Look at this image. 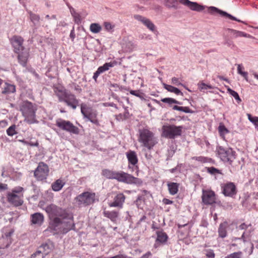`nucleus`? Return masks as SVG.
Masks as SVG:
<instances>
[{
  "label": "nucleus",
  "mask_w": 258,
  "mask_h": 258,
  "mask_svg": "<svg viewBox=\"0 0 258 258\" xmlns=\"http://www.w3.org/2000/svg\"><path fill=\"white\" fill-rule=\"evenodd\" d=\"M164 88L168 91L173 93L176 95H183L182 92H181L178 88L171 85L164 84Z\"/></svg>",
  "instance_id": "obj_31"
},
{
  "label": "nucleus",
  "mask_w": 258,
  "mask_h": 258,
  "mask_svg": "<svg viewBox=\"0 0 258 258\" xmlns=\"http://www.w3.org/2000/svg\"><path fill=\"white\" fill-rule=\"evenodd\" d=\"M173 109L181 111L182 106L174 105L173 106Z\"/></svg>",
  "instance_id": "obj_62"
},
{
  "label": "nucleus",
  "mask_w": 258,
  "mask_h": 258,
  "mask_svg": "<svg viewBox=\"0 0 258 258\" xmlns=\"http://www.w3.org/2000/svg\"><path fill=\"white\" fill-rule=\"evenodd\" d=\"M242 253L241 251L235 252L228 255L225 258H241Z\"/></svg>",
  "instance_id": "obj_42"
},
{
  "label": "nucleus",
  "mask_w": 258,
  "mask_h": 258,
  "mask_svg": "<svg viewBox=\"0 0 258 258\" xmlns=\"http://www.w3.org/2000/svg\"><path fill=\"white\" fill-rule=\"evenodd\" d=\"M207 171L211 174H221L219 170L214 167H208Z\"/></svg>",
  "instance_id": "obj_43"
},
{
  "label": "nucleus",
  "mask_w": 258,
  "mask_h": 258,
  "mask_svg": "<svg viewBox=\"0 0 258 258\" xmlns=\"http://www.w3.org/2000/svg\"><path fill=\"white\" fill-rule=\"evenodd\" d=\"M247 116L250 122L253 123L256 126H258V117L252 116L250 114H247Z\"/></svg>",
  "instance_id": "obj_41"
},
{
  "label": "nucleus",
  "mask_w": 258,
  "mask_h": 258,
  "mask_svg": "<svg viewBox=\"0 0 258 258\" xmlns=\"http://www.w3.org/2000/svg\"><path fill=\"white\" fill-rule=\"evenodd\" d=\"M149 195V192L147 190H143L141 195H139L138 197L137 200H144V196Z\"/></svg>",
  "instance_id": "obj_52"
},
{
  "label": "nucleus",
  "mask_w": 258,
  "mask_h": 258,
  "mask_svg": "<svg viewBox=\"0 0 258 258\" xmlns=\"http://www.w3.org/2000/svg\"><path fill=\"white\" fill-rule=\"evenodd\" d=\"M102 175L108 179H116L118 181L127 184L136 183L137 178L123 171H115L105 169L102 171Z\"/></svg>",
  "instance_id": "obj_4"
},
{
  "label": "nucleus",
  "mask_w": 258,
  "mask_h": 258,
  "mask_svg": "<svg viewBox=\"0 0 258 258\" xmlns=\"http://www.w3.org/2000/svg\"><path fill=\"white\" fill-rule=\"evenodd\" d=\"M206 253L205 255L208 258H214L215 256V254L214 251L212 249H207L205 250Z\"/></svg>",
  "instance_id": "obj_46"
},
{
  "label": "nucleus",
  "mask_w": 258,
  "mask_h": 258,
  "mask_svg": "<svg viewBox=\"0 0 258 258\" xmlns=\"http://www.w3.org/2000/svg\"><path fill=\"white\" fill-rule=\"evenodd\" d=\"M20 141L21 142H22V143H23L24 144L26 145H30L31 146H35V147H38L39 146V143L37 141H36L34 143H33L32 142H28V141H25V140H20Z\"/></svg>",
  "instance_id": "obj_45"
},
{
  "label": "nucleus",
  "mask_w": 258,
  "mask_h": 258,
  "mask_svg": "<svg viewBox=\"0 0 258 258\" xmlns=\"http://www.w3.org/2000/svg\"><path fill=\"white\" fill-rule=\"evenodd\" d=\"M15 53H19L25 50L23 46L24 39L20 36L14 35L10 39Z\"/></svg>",
  "instance_id": "obj_13"
},
{
  "label": "nucleus",
  "mask_w": 258,
  "mask_h": 258,
  "mask_svg": "<svg viewBox=\"0 0 258 258\" xmlns=\"http://www.w3.org/2000/svg\"><path fill=\"white\" fill-rule=\"evenodd\" d=\"M36 110L33 104L29 101L25 102L21 108V111L23 116L35 113Z\"/></svg>",
  "instance_id": "obj_22"
},
{
  "label": "nucleus",
  "mask_w": 258,
  "mask_h": 258,
  "mask_svg": "<svg viewBox=\"0 0 258 258\" xmlns=\"http://www.w3.org/2000/svg\"><path fill=\"white\" fill-rule=\"evenodd\" d=\"M244 234H245V232H243V234H242V236H241V238H236V237H234V238H233L232 240L233 241H235L236 240H237V239H242L243 242H245V238H244Z\"/></svg>",
  "instance_id": "obj_61"
},
{
  "label": "nucleus",
  "mask_w": 258,
  "mask_h": 258,
  "mask_svg": "<svg viewBox=\"0 0 258 258\" xmlns=\"http://www.w3.org/2000/svg\"><path fill=\"white\" fill-rule=\"evenodd\" d=\"M25 117V121L29 124H33L37 122L36 119L35 112L23 116Z\"/></svg>",
  "instance_id": "obj_30"
},
{
  "label": "nucleus",
  "mask_w": 258,
  "mask_h": 258,
  "mask_svg": "<svg viewBox=\"0 0 258 258\" xmlns=\"http://www.w3.org/2000/svg\"><path fill=\"white\" fill-rule=\"evenodd\" d=\"M95 197L94 192H84L77 197L76 201L79 206H87L94 202Z\"/></svg>",
  "instance_id": "obj_10"
},
{
  "label": "nucleus",
  "mask_w": 258,
  "mask_h": 258,
  "mask_svg": "<svg viewBox=\"0 0 258 258\" xmlns=\"http://www.w3.org/2000/svg\"><path fill=\"white\" fill-rule=\"evenodd\" d=\"M128 47L127 48H125V49L126 51H131L133 49V48L134 47V44L132 42H129L128 43Z\"/></svg>",
  "instance_id": "obj_56"
},
{
  "label": "nucleus",
  "mask_w": 258,
  "mask_h": 258,
  "mask_svg": "<svg viewBox=\"0 0 258 258\" xmlns=\"http://www.w3.org/2000/svg\"><path fill=\"white\" fill-rule=\"evenodd\" d=\"M30 19L33 22H38L39 20V16L37 15H36L35 14H33V13H30Z\"/></svg>",
  "instance_id": "obj_49"
},
{
  "label": "nucleus",
  "mask_w": 258,
  "mask_h": 258,
  "mask_svg": "<svg viewBox=\"0 0 258 258\" xmlns=\"http://www.w3.org/2000/svg\"><path fill=\"white\" fill-rule=\"evenodd\" d=\"M171 83L173 84L176 85V86H179V85L183 86V84L180 82L179 79L177 78H176V77H173L171 79Z\"/></svg>",
  "instance_id": "obj_50"
},
{
  "label": "nucleus",
  "mask_w": 258,
  "mask_h": 258,
  "mask_svg": "<svg viewBox=\"0 0 258 258\" xmlns=\"http://www.w3.org/2000/svg\"><path fill=\"white\" fill-rule=\"evenodd\" d=\"M199 87L201 90L208 89H210L212 88V87L211 85H207L203 82H201L199 83Z\"/></svg>",
  "instance_id": "obj_48"
},
{
  "label": "nucleus",
  "mask_w": 258,
  "mask_h": 258,
  "mask_svg": "<svg viewBox=\"0 0 258 258\" xmlns=\"http://www.w3.org/2000/svg\"><path fill=\"white\" fill-rule=\"evenodd\" d=\"M126 156L128 160V167L131 168V165L137 167V164L138 163V158L137 157V153L134 151L130 150L126 153Z\"/></svg>",
  "instance_id": "obj_18"
},
{
  "label": "nucleus",
  "mask_w": 258,
  "mask_h": 258,
  "mask_svg": "<svg viewBox=\"0 0 258 258\" xmlns=\"http://www.w3.org/2000/svg\"><path fill=\"white\" fill-rule=\"evenodd\" d=\"M14 231L11 230L9 232H7L5 233L4 235L7 238H10L12 234L13 233Z\"/></svg>",
  "instance_id": "obj_59"
},
{
  "label": "nucleus",
  "mask_w": 258,
  "mask_h": 258,
  "mask_svg": "<svg viewBox=\"0 0 258 258\" xmlns=\"http://www.w3.org/2000/svg\"><path fill=\"white\" fill-rule=\"evenodd\" d=\"M138 141L142 146L148 150H151L158 143L155 134L148 128L139 130Z\"/></svg>",
  "instance_id": "obj_3"
},
{
  "label": "nucleus",
  "mask_w": 258,
  "mask_h": 258,
  "mask_svg": "<svg viewBox=\"0 0 258 258\" xmlns=\"http://www.w3.org/2000/svg\"><path fill=\"white\" fill-rule=\"evenodd\" d=\"M72 15L74 18L75 21L76 23H79L81 22V16H80V14H79L78 13H74Z\"/></svg>",
  "instance_id": "obj_51"
},
{
  "label": "nucleus",
  "mask_w": 258,
  "mask_h": 258,
  "mask_svg": "<svg viewBox=\"0 0 258 258\" xmlns=\"http://www.w3.org/2000/svg\"><path fill=\"white\" fill-rule=\"evenodd\" d=\"M109 258H133L132 257H128L127 255L123 254H119L115 256L110 257Z\"/></svg>",
  "instance_id": "obj_54"
},
{
  "label": "nucleus",
  "mask_w": 258,
  "mask_h": 258,
  "mask_svg": "<svg viewBox=\"0 0 258 258\" xmlns=\"http://www.w3.org/2000/svg\"><path fill=\"white\" fill-rule=\"evenodd\" d=\"M102 27L98 23H92L90 26V31L94 33H98L101 31Z\"/></svg>",
  "instance_id": "obj_33"
},
{
  "label": "nucleus",
  "mask_w": 258,
  "mask_h": 258,
  "mask_svg": "<svg viewBox=\"0 0 258 258\" xmlns=\"http://www.w3.org/2000/svg\"><path fill=\"white\" fill-rule=\"evenodd\" d=\"M105 29L107 31L112 30L114 28V26L112 25L110 22H105L103 24Z\"/></svg>",
  "instance_id": "obj_47"
},
{
  "label": "nucleus",
  "mask_w": 258,
  "mask_h": 258,
  "mask_svg": "<svg viewBox=\"0 0 258 258\" xmlns=\"http://www.w3.org/2000/svg\"><path fill=\"white\" fill-rule=\"evenodd\" d=\"M126 197L122 192H117L113 198V201L108 204L110 207H115L119 209L123 208L124 203H125Z\"/></svg>",
  "instance_id": "obj_15"
},
{
  "label": "nucleus",
  "mask_w": 258,
  "mask_h": 258,
  "mask_svg": "<svg viewBox=\"0 0 258 258\" xmlns=\"http://www.w3.org/2000/svg\"><path fill=\"white\" fill-rule=\"evenodd\" d=\"M227 91L235 99L237 103H239L241 101V99H240L238 94L236 92L232 90L230 88L227 89Z\"/></svg>",
  "instance_id": "obj_37"
},
{
  "label": "nucleus",
  "mask_w": 258,
  "mask_h": 258,
  "mask_svg": "<svg viewBox=\"0 0 258 258\" xmlns=\"http://www.w3.org/2000/svg\"><path fill=\"white\" fill-rule=\"evenodd\" d=\"M53 91L59 101L64 102L74 109L77 108L79 101L74 94L68 92L63 87L60 86L54 87Z\"/></svg>",
  "instance_id": "obj_2"
},
{
  "label": "nucleus",
  "mask_w": 258,
  "mask_h": 258,
  "mask_svg": "<svg viewBox=\"0 0 258 258\" xmlns=\"http://www.w3.org/2000/svg\"><path fill=\"white\" fill-rule=\"evenodd\" d=\"M103 215L109 218L112 222H115L119 215V212L116 211H104Z\"/></svg>",
  "instance_id": "obj_25"
},
{
  "label": "nucleus",
  "mask_w": 258,
  "mask_h": 258,
  "mask_svg": "<svg viewBox=\"0 0 258 258\" xmlns=\"http://www.w3.org/2000/svg\"><path fill=\"white\" fill-rule=\"evenodd\" d=\"M17 133L16 131V125L15 124L10 126L7 130V134L9 136H13L17 134Z\"/></svg>",
  "instance_id": "obj_39"
},
{
  "label": "nucleus",
  "mask_w": 258,
  "mask_h": 258,
  "mask_svg": "<svg viewBox=\"0 0 258 258\" xmlns=\"http://www.w3.org/2000/svg\"><path fill=\"white\" fill-rule=\"evenodd\" d=\"M7 184L1 183L0 184V191L2 190L3 189H6L7 188Z\"/></svg>",
  "instance_id": "obj_63"
},
{
  "label": "nucleus",
  "mask_w": 258,
  "mask_h": 258,
  "mask_svg": "<svg viewBox=\"0 0 258 258\" xmlns=\"http://www.w3.org/2000/svg\"><path fill=\"white\" fill-rule=\"evenodd\" d=\"M18 54V60L20 64L23 67L26 66L27 60L29 56V53L27 51H22Z\"/></svg>",
  "instance_id": "obj_23"
},
{
  "label": "nucleus",
  "mask_w": 258,
  "mask_h": 258,
  "mask_svg": "<svg viewBox=\"0 0 258 258\" xmlns=\"http://www.w3.org/2000/svg\"><path fill=\"white\" fill-rule=\"evenodd\" d=\"M208 11H209V12L212 14H213L215 13H217L220 14V15H221L223 16L228 17V18H229L231 20H234V21H237L239 22H242L241 21H240V20H238L235 17L232 16L230 14H228L227 13H226L225 12L221 11L215 7H209L208 8Z\"/></svg>",
  "instance_id": "obj_21"
},
{
  "label": "nucleus",
  "mask_w": 258,
  "mask_h": 258,
  "mask_svg": "<svg viewBox=\"0 0 258 258\" xmlns=\"http://www.w3.org/2000/svg\"><path fill=\"white\" fill-rule=\"evenodd\" d=\"M134 18L139 21H141L150 30L154 32L155 30V25L149 19L141 15H136Z\"/></svg>",
  "instance_id": "obj_20"
},
{
  "label": "nucleus",
  "mask_w": 258,
  "mask_h": 258,
  "mask_svg": "<svg viewBox=\"0 0 258 258\" xmlns=\"http://www.w3.org/2000/svg\"><path fill=\"white\" fill-rule=\"evenodd\" d=\"M56 125L62 130L74 134H78L79 130L71 121L58 118L56 120Z\"/></svg>",
  "instance_id": "obj_11"
},
{
  "label": "nucleus",
  "mask_w": 258,
  "mask_h": 258,
  "mask_svg": "<svg viewBox=\"0 0 258 258\" xmlns=\"http://www.w3.org/2000/svg\"><path fill=\"white\" fill-rule=\"evenodd\" d=\"M244 68L241 64H238L237 72L239 74L241 75L247 81H248V73L246 72H243L242 70Z\"/></svg>",
  "instance_id": "obj_36"
},
{
  "label": "nucleus",
  "mask_w": 258,
  "mask_h": 258,
  "mask_svg": "<svg viewBox=\"0 0 258 258\" xmlns=\"http://www.w3.org/2000/svg\"><path fill=\"white\" fill-rule=\"evenodd\" d=\"M216 151L220 158L224 162H227L231 165L236 159V153L231 148H225L222 146H218Z\"/></svg>",
  "instance_id": "obj_7"
},
{
  "label": "nucleus",
  "mask_w": 258,
  "mask_h": 258,
  "mask_svg": "<svg viewBox=\"0 0 258 258\" xmlns=\"http://www.w3.org/2000/svg\"><path fill=\"white\" fill-rule=\"evenodd\" d=\"M44 220V215L41 213H35L30 216V221L32 225L40 226L43 224Z\"/></svg>",
  "instance_id": "obj_19"
},
{
  "label": "nucleus",
  "mask_w": 258,
  "mask_h": 258,
  "mask_svg": "<svg viewBox=\"0 0 258 258\" xmlns=\"http://www.w3.org/2000/svg\"><path fill=\"white\" fill-rule=\"evenodd\" d=\"M182 126L175 125H164L162 127V136L168 139H174L177 136L181 135Z\"/></svg>",
  "instance_id": "obj_8"
},
{
  "label": "nucleus",
  "mask_w": 258,
  "mask_h": 258,
  "mask_svg": "<svg viewBox=\"0 0 258 258\" xmlns=\"http://www.w3.org/2000/svg\"><path fill=\"white\" fill-rule=\"evenodd\" d=\"M44 253L41 250H37L35 253L31 255V258H43Z\"/></svg>",
  "instance_id": "obj_44"
},
{
  "label": "nucleus",
  "mask_w": 258,
  "mask_h": 258,
  "mask_svg": "<svg viewBox=\"0 0 258 258\" xmlns=\"http://www.w3.org/2000/svg\"><path fill=\"white\" fill-rule=\"evenodd\" d=\"M44 210L50 219L48 228L55 233L66 234L75 229L73 216L66 210L51 204L47 206Z\"/></svg>",
  "instance_id": "obj_1"
},
{
  "label": "nucleus",
  "mask_w": 258,
  "mask_h": 258,
  "mask_svg": "<svg viewBox=\"0 0 258 258\" xmlns=\"http://www.w3.org/2000/svg\"><path fill=\"white\" fill-rule=\"evenodd\" d=\"M168 189L169 192L171 195H175L178 191L179 184L176 182H168L167 183Z\"/></svg>",
  "instance_id": "obj_27"
},
{
  "label": "nucleus",
  "mask_w": 258,
  "mask_h": 258,
  "mask_svg": "<svg viewBox=\"0 0 258 258\" xmlns=\"http://www.w3.org/2000/svg\"><path fill=\"white\" fill-rule=\"evenodd\" d=\"M16 91V89L15 85L6 83L2 93L3 94H9L10 93H15Z\"/></svg>",
  "instance_id": "obj_28"
},
{
  "label": "nucleus",
  "mask_w": 258,
  "mask_h": 258,
  "mask_svg": "<svg viewBox=\"0 0 258 258\" xmlns=\"http://www.w3.org/2000/svg\"><path fill=\"white\" fill-rule=\"evenodd\" d=\"M70 37L72 39V40L74 41V40L75 38V30H74V28L71 31V33L70 34Z\"/></svg>",
  "instance_id": "obj_60"
},
{
  "label": "nucleus",
  "mask_w": 258,
  "mask_h": 258,
  "mask_svg": "<svg viewBox=\"0 0 258 258\" xmlns=\"http://www.w3.org/2000/svg\"><path fill=\"white\" fill-rule=\"evenodd\" d=\"M8 122L6 120H2L0 121V125H1L3 126H6L7 125Z\"/></svg>",
  "instance_id": "obj_64"
},
{
  "label": "nucleus",
  "mask_w": 258,
  "mask_h": 258,
  "mask_svg": "<svg viewBox=\"0 0 258 258\" xmlns=\"http://www.w3.org/2000/svg\"><path fill=\"white\" fill-rule=\"evenodd\" d=\"M151 256V252L150 251H148L145 254H143L140 258H149Z\"/></svg>",
  "instance_id": "obj_58"
},
{
  "label": "nucleus",
  "mask_w": 258,
  "mask_h": 258,
  "mask_svg": "<svg viewBox=\"0 0 258 258\" xmlns=\"http://www.w3.org/2000/svg\"><path fill=\"white\" fill-rule=\"evenodd\" d=\"M192 160L197 161L200 162L202 163L209 162L210 160V158L202 156H198V157H197V156L193 157L192 158Z\"/></svg>",
  "instance_id": "obj_38"
},
{
  "label": "nucleus",
  "mask_w": 258,
  "mask_h": 258,
  "mask_svg": "<svg viewBox=\"0 0 258 258\" xmlns=\"http://www.w3.org/2000/svg\"><path fill=\"white\" fill-rule=\"evenodd\" d=\"M229 227V224L227 222L225 221L221 223L218 228V235L220 237L225 238L227 235V229Z\"/></svg>",
  "instance_id": "obj_24"
},
{
  "label": "nucleus",
  "mask_w": 258,
  "mask_h": 258,
  "mask_svg": "<svg viewBox=\"0 0 258 258\" xmlns=\"http://www.w3.org/2000/svg\"><path fill=\"white\" fill-rule=\"evenodd\" d=\"M222 194L226 197H232L237 194V188L233 182H227L221 184Z\"/></svg>",
  "instance_id": "obj_14"
},
{
  "label": "nucleus",
  "mask_w": 258,
  "mask_h": 258,
  "mask_svg": "<svg viewBox=\"0 0 258 258\" xmlns=\"http://www.w3.org/2000/svg\"><path fill=\"white\" fill-rule=\"evenodd\" d=\"M81 112L84 117L96 125H99V121L97 118V112L92 107L87 106L86 104H81Z\"/></svg>",
  "instance_id": "obj_9"
},
{
  "label": "nucleus",
  "mask_w": 258,
  "mask_h": 258,
  "mask_svg": "<svg viewBox=\"0 0 258 258\" xmlns=\"http://www.w3.org/2000/svg\"><path fill=\"white\" fill-rule=\"evenodd\" d=\"M181 111L185 113H192V111L188 107H182Z\"/></svg>",
  "instance_id": "obj_55"
},
{
  "label": "nucleus",
  "mask_w": 258,
  "mask_h": 258,
  "mask_svg": "<svg viewBox=\"0 0 258 258\" xmlns=\"http://www.w3.org/2000/svg\"><path fill=\"white\" fill-rule=\"evenodd\" d=\"M250 225V224L247 225L245 223H243L238 227V229L240 230H246Z\"/></svg>",
  "instance_id": "obj_53"
},
{
  "label": "nucleus",
  "mask_w": 258,
  "mask_h": 258,
  "mask_svg": "<svg viewBox=\"0 0 258 258\" xmlns=\"http://www.w3.org/2000/svg\"><path fill=\"white\" fill-rule=\"evenodd\" d=\"M39 250H41L42 252L44 253V255H47L50 251V249H49V245L47 244L42 245L40 247Z\"/></svg>",
  "instance_id": "obj_40"
},
{
  "label": "nucleus",
  "mask_w": 258,
  "mask_h": 258,
  "mask_svg": "<svg viewBox=\"0 0 258 258\" xmlns=\"http://www.w3.org/2000/svg\"><path fill=\"white\" fill-rule=\"evenodd\" d=\"M117 64V62L115 60L106 62L103 66L99 67L97 70L94 73L93 78L95 82L97 81L98 76L102 73L107 71L111 68H113Z\"/></svg>",
  "instance_id": "obj_16"
},
{
  "label": "nucleus",
  "mask_w": 258,
  "mask_h": 258,
  "mask_svg": "<svg viewBox=\"0 0 258 258\" xmlns=\"http://www.w3.org/2000/svg\"><path fill=\"white\" fill-rule=\"evenodd\" d=\"M24 189L21 186H17L9 191L7 195V200L9 203L15 207H19L24 203Z\"/></svg>",
  "instance_id": "obj_5"
},
{
  "label": "nucleus",
  "mask_w": 258,
  "mask_h": 258,
  "mask_svg": "<svg viewBox=\"0 0 258 258\" xmlns=\"http://www.w3.org/2000/svg\"><path fill=\"white\" fill-rule=\"evenodd\" d=\"M163 203L165 205H171L173 204V202L172 201H171L168 199L164 198L163 199Z\"/></svg>",
  "instance_id": "obj_57"
},
{
  "label": "nucleus",
  "mask_w": 258,
  "mask_h": 258,
  "mask_svg": "<svg viewBox=\"0 0 258 258\" xmlns=\"http://www.w3.org/2000/svg\"><path fill=\"white\" fill-rule=\"evenodd\" d=\"M229 32L231 35H232L235 37H249L250 35L247 34L243 32L237 31L233 29H229Z\"/></svg>",
  "instance_id": "obj_32"
},
{
  "label": "nucleus",
  "mask_w": 258,
  "mask_h": 258,
  "mask_svg": "<svg viewBox=\"0 0 258 258\" xmlns=\"http://www.w3.org/2000/svg\"><path fill=\"white\" fill-rule=\"evenodd\" d=\"M218 131L221 138L225 140V135L229 133L228 129L223 124H220L218 127Z\"/></svg>",
  "instance_id": "obj_34"
},
{
  "label": "nucleus",
  "mask_w": 258,
  "mask_h": 258,
  "mask_svg": "<svg viewBox=\"0 0 258 258\" xmlns=\"http://www.w3.org/2000/svg\"><path fill=\"white\" fill-rule=\"evenodd\" d=\"M157 238L156 241L160 243L164 244L168 238L167 234L163 231H157L156 232Z\"/></svg>",
  "instance_id": "obj_26"
},
{
  "label": "nucleus",
  "mask_w": 258,
  "mask_h": 258,
  "mask_svg": "<svg viewBox=\"0 0 258 258\" xmlns=\"http://www.w3.org/2000/svg\"><path fill=\"white\" fill-rule=\"evenodd\" d=\"M202 201L205 205H212L215 203V192L211 190H204L202 195Z\"/></svg>",
  "instance_id": "obj_17"
},
{
  "label": "nucleus",
  "mask_w": 258,
  "mask_h": 258,
  "mask_svg": "<svg viewBox=\"0 0 258 258\" xmlns=\"http://www.w3.org/2000/svg\"><path fill=\"white\" fill-rule=\"evenodd\" d=\"M49 172V169L48 165L43 162H41L38 164V166L35 169L34 175L38 180L42 181L47 178Z\"/></svg>",
  "instance_id": "obj_12"
},
{
  "label": "nucleus",
  "mask_w": 258,
  "mask_h": 258,
  "mask_svg": "<svg viewBox=\"0 0 258 258\" xmlns=\"http://www.w3.org/2000/svg\"><path fill=\"white\" fill-rule=\"evenodd\" d=\"M162 102L168 104L169 105H171L172 104H177L181 105L182 103L172 98H165L161 100Z\"/></svg>",
  "instance_id": "obj_35"
},
{
  "label": "nucleus",
  "mask_w": 258,
  "mask_h": 258,
  "mask_svg": "<svg viewBox=\"0 0 258 258\" xmlns=\"http://www.w3.org/2000/svg\"><path fill=\"white\" fill-rule=\"evenodd\" d=\"M65 183L61 179H58L52 183L51 188L54 191H58L61 189Z\"/></svg>",
  "instance_id": "obj_29"
},
{
  "label": "nucleus",
  "mask_w": 258,
  "mask_h": 258,
  "mask_svg": "<svg viewBox=\"0 0 258 258\" xmlns=\"http://www.w3.org/2000/svg\"><path fill=\"white\" fill-rule=\"evenodd\" d=\"M188 7L191 10L197 12H201L205 9V7L199 5L196 2H190L189 0H166L165 6L168 8L177 9L178 3Z\"/></svg>",
  "instance_id": "obj_6"
}]
</instances>
